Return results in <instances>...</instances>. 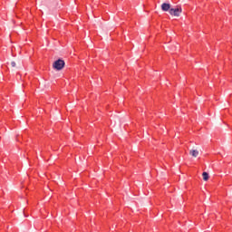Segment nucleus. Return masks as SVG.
Listing matches in <instances>:
<instances>
[{"label": "nucleus", "mask_w": 232, "mask_h": 232, "mask_svg": "<svg viewBox=\"0 0 232 232\" xmlns=\"http://www.w3.org/2000/svg\"><path fill=\"white\" fill-rule=\"evenodd\" d=\"M169 14L174 17H180V14H182V7L177 6L176 8H170Z\"/></svg>", "instance_id": "f257e3e1"}, {"label": "nucleus", "mask_w": 232, "mask_h": 232, "mask_svg": "<svg viewBox=\"0 0 232 232\" xmlns=\"http://www.w3.org/2000/svg\"><path fill=\"white\" fill-rule=\"evenodd\" d=\"M64 64H65L64 61L62 59H59L53 63V68H54V70L61 71L63 70V68H64Z\"/></svg>", "instance_id": "f03ea898"}, {"label": "nucleus", "mask_w": 232, "mask_h": 232, "mask_svg": "<svg viewBox=\"0 0 232 232\" xmlns=\"http://www.w3.org/2000/svg\"><path fill=\"white\" fill-rule=\"evenodd\" d=\"M161 10L163 12H169V10H171V5L168 4V3H163L161 5Z\"/></svg>", "instance_id": "7ed1b4c3"}, {"label": "nucleus", "mask_w": 232, "mask_h": 232, "mask_svg": "<svg viewBox=\"0 0 232 232\" xmlns=\"http://www.w3.org/2000/svg\"><path fill=\"white\" fill-rule=\"evenodd\" d=\"M198 150L192 149L189 150V155H191V157H194V159H197V157H198Z\"/></svg>", "instance_id": "20e7f679"}, {"label": "nucleus", "mask_w": 232, "mask_h": 232, "mask_svg": "<svg viewBox=\"0 0 232 232\" xmlns=\"http://www.w3.org/2000/svg\"><path fill=\"white\" fill-rule=\"evenodd\" d=\"M202 177H203V180H205V182L209 180V174H208V172H203Z\"/></svg>", "instance_id": "39448f33"}, {"label": "nucleus", "mask_w": 232, "mask_h": 232, "mask_svg": "<svg viewBox=\"0 0 232 232\" xmlns=\"http://www.w3.org/2000/svg\"><path fill=\"white\" fill-rule=\"evenodd\" d=\"M12 68H15L17 66V63L15 62H11Z\"/></svg>", "instance_id": "423d86ee"}]
</instances>
